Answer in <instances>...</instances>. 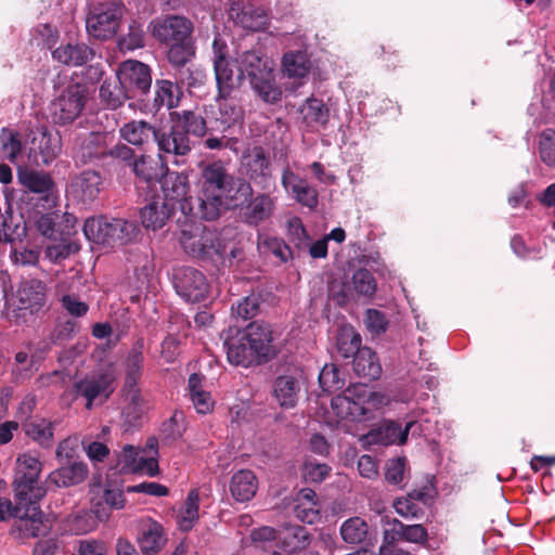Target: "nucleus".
I'll return each instance as SVG.
<instances>
[{
    "label": "nucleus",
    "instance_id": "nucleus-1",
    "mask_svg": "<svg viewBox=\"0 0 555 555\" xmlns=\"http://www.w3.org/2000/svg\"><path fill=\"white\" fill-rule=\"evenodd\" d=\"M196 205L184 203L182 214L206 221H214L228 210L243 205L253 195L249 182L231 175L220 162L202 168Z\"/></svg>",
    "mask_w": 555,
    "mask_h": 555
},
{
    "label": "nucleus",
    "instance_id": "nucleus-2",
    "mask_svg": "<svg viewBox=\"0 0 555 555\" xmlns=\"http://www.w3.org/2000/svg\"><path fill=\"white\" fill-rule=\"evenodd\" d=\"M388 403L389 398L385 393L370 391L363 384H354L332 399V409L341 420L361 421L371 409H379Z\"/></svg>",
    "mask_w": 555,
    "mask_h": 555
},
{
    "label": "nucleus",
    "instance_id": "nucleus-3",
    "mask_svg": "<svg viewBox=\"0 0 555 555\" xmlns=\"http://www.w3.org/2000/svg\"><path fill=\"white\" fill-rule=\"evenodd\" d=\"M139 232L134 221L121 218H90L83 223V233L90 242L112 247L132 242Z\"/></svg>",
    "mask_w": 555,
    "mask_h": 555
},
{
    "label": "nucleus",
    "instance_id": "nucleus-4",
    "mask_svg": "<svg viewBox=\"0 0 555 555\" xmlns=\"http://www.w3.org/2000/svg\"><path fill=\"white\" fill-rule=\"evenodd\" d=\"M189 217L190 215H184V221L178 220V240L183 250L189 256L201 259L218 254L220 242L217 233Z\"/></svg>",
    "mask_w": 555,
    "mask_h": 555
},
{
    "label": "nucleus",
    "instance_id": "nucleus-5",
    "mask_svg": "<svg viewBox=\"0 0 555 555\" xmlns=\"http://www.w3.org/2000/svg\"><path fill=\"white\" fill-rule=\"evenodd\" d=\"M42 470L40 460L29 453L21 454L16 460L13 489L15 500L22 504L38 502L46 494L44 488L39 482Z\"/></svg>",
    "mask_w": 555,
    "mask_h": 555
},
{
    "label": "nucleus",
    "instance_id": "nucleus-6",
    "mask_svg": "<svg viewBox=\"0 0 555 555\" xmlns=\"http://www.w3.org/2000/svg\"><path fill=\"white\" fill-rule=\"evenodd\" d=\"M125 12L126 7L121 0H102L95 3L86 20L88 34L100 40L113 38Z\"/></svg>",
    "mask_w": 555,
    "mask_h": 555
},
{
    "label": "nucleus",
    "instance_id": "nucleus-7",
    "mask_svg": "<svg viewBox=\"0 0 555 555\" xmlns=\"http://www.w3.org/2000/svg\"><path fill=\"white\" fill-rule=\"evenodd\" d=\"M107 141L111 135L104 131L70 132L72 157L76 166L93 165L106 159Z\"/></svg>",
    "mask_w": 555,
    "mask_h": 555
},
{
    "label": "nucleus",
    "instance_id": "nucleus-8",
    "mask_svg": "<svg viewBox=\"0 0 555 555\" xmlns=\"http://www.w3.org/2000/svg\"><path fill=\"white\" fill-rule=\"evenodd\" d=\"M88 92L80 83L68 85L50 104V115L55 125L73 124L82 113Z\"/></svg>",
    "mask_w": 555,
    "mask_h": 555
},
{
    "label": "nucleus",
    "instance_id": "nucleus-9",
    "mask_svg": "<svg viewBox=\"0 0 555 555\" xmlns=\"http://www.w3.org/2000/svg\"><path fill=\"white\" fill-rule=\"evenodd\" d=\"M18 182L29 192L30 201H36V206L43 210L52 209L56 205L55 185L51 177L42 171L29 168H18Z\"/></svg>",
    "mask_w": 555,
    "mask_h": 555
},
{
    "label": "nucleus",
    "instance_id": "nucleus-10",
    "mask_svg": "<svg viewBox=\"0 0 555 555\" xmlns=\"http://www.w3.org/2000/svg\"><path fill=\"white\" fill-rule=\"evenodd\" d=\"M117 79L131 99L144 101L152 86V73L149 65L127 60L119 65Z\"/></svg>",
    "mask_w": 555,
    "mask_h": 555
},
{
    "label": "nucleus",
    "instance_id": "nucleus-11",
    "mask_svg": "<svg viewBox=\"0 0 555 555\" xmlns=\"http://www.w3.org/2000/svg\"><path fill=\"white\" fill-rule=\"evenodd\" d=\"M212 53L219 95L228 96L234 88L240 86L242 73L238 66L235 67L228 57V47L219 38H215L212 42Z\"/></svg>",
    "mask_w": 555,
    "mask_h": 555
},
{
    "label": "nucleus",
    "instance_id": "nucleus-12",
    "mask_svg": "<svg viewBox=\"0 0 555 555\" xmlns=\"http://www.w3.org/2000/svg\"><path fill=\"white\" fill-rule=\"evenodd\" d=\"M149 29L158 42L170 44L190 39L193 33V23L181 15H166L151 21Z\"/></svg>",
    "mask_w": 555,
    "mask_h": 555
},
{
    "label": "nucleus",
    "instance_id": "nucleus-13",
    "mask_svg": "<svg viewBox=\"0 0 555 555\" xmlns=\"http://www.w3.org/2000/svg\"><path fill=\"white\" fill-rule=\"evenodd\" d=\"M172 283L177 294L185 301L198 302L208 293L206 276L195 268L179 267L172 274Z\"/></svg>",
    "mask_w": 555,
    "mask_h": 555
},
{
    "label": "nucleus",
    "instance_id": "nucleus-14",
    "mask_svg": "<svg viewBox=\"0 0 555 555\" xmlns=\"http://www.w3.org/2000/svg\"><path fill=\"white\" fill-rule=\"evenodd\" d=\"M244 339L254 349L260 364L272 360L278 353L275 333L270 324L264 322H251L244 330Z\"/></svg>",
    "mask_w": 555,
    "mask_h": 555
},
{
    "label": "nucleus",
    "instance_id": "nucleus-15",
    "mask_svg": "<svg viewBox=\"0 0 555 555\" xmlns=\"http://www.w3.org/2000/svg\"><path fill=\"white\" fill-rule=\"evenodd\" d=\"M113 377L105 373H95L85 376L74 384L76 392L87 401L86 408L90 410L95 400L106 401L112 392Z\"/></svg>",
    "mask_w": 555,
    "mask_h": 555
},
{
    "label": "nucleus",
    "instance_id": "nucleus-16",
    "mask_svg": "<svg viewBox=\"0 0 555 555\" xmlns=\"http://www.w3.org/2000/svg\"><path fill=\"white\" fill-rule=\"evenodd\" d=\"M281 183L285 192L298 204L314 209L319 203L315 188L295 173L288 166L283 169Z\"/></svg>",
    "mask_w": 555,
    "mask_h": 555
},
{
    "label": "nucleus",
    "instance_id": "nucleus-17",
    "mask_svg": "<svg viewBox=\"0 0 555 555\" xmlns=\"http://www.w3.org/2000/svg\"><path fill=\"white\" fill-rule=\"evenodd\" d=\"M46 302V286L39 280H30L22 283L18 288L12 306L15 310L23 312L21 315L25 317V312L29 311L30 314L37 312Z\"/></svg>",
    "mask_w": 555,
    "mask_h": 555
},
{
    "label": "nucleus",
    "instance_id": "nucleus-18",
    "mask_svg": "<svg viewBox=\"0 0 555 555\" xmlns=\"http://www.w3.org/2000/svg\"><path fill=\"white\" fill-rule=\"evenodd\" d=\"M160 183L164 194L162 198L167 202H173L176 208L178 203L180 204L181 210L183 204L186 202L191 205H196L195 198L186 196L190 191V182L186 175L167 170L164 172Z\"/></svg>",
    "mask_w": 555,
    "mask_h": 555
},
{
    "label": "nucleus",
    "instance_id": "nucleus-19",
    "mask_svg": "<svg viewBox=\"0 0 555 555\" xmlns=\"http://www.w3.org/2000/svg\"><path fill=\"white\" fill-rule=\"evenodd\" d=\"M175 211L176 207L173 202H167L160 196H157L141 208V222L145 229L156 231L167 223Z\"/></svg>",
    "mask_w": 555,
    "mask_h": 555
},
{
    "label": "nucleus",
    "instance_id": "nucleus-20",
    "mask_svg": "<svg viewBox=\"0 0 555 555\" xmlns=\"http://www.w3.org/2000/svg\"><path fill=\"white\" fill-rule=\"evenodd\" d=\"M244 331H237L235 335L227 337L224 348L227 358L231 364L249 367L260 365L254 349L244 339Z\"/></svg>",
    "mask_w": 555,
    "mask_h": 555
},
{
    "label": "nucleus",
    "instance_id": "nucleus-21",
    "mask_svg": "<svg viewBox=\"0 0 555 555\" xmlns=\"http://www.w3.org/2000/svg\"><path fill=\"white\" fill-rule=\"evenodd\" d=\"M244 173L257 184L264 185L271 178L270 160L261 146H255L242 158Z\"/></svg>",
    "mask_w": 555,
    "mask_h": 555
},
{
    "label": "nucleus",
    "instance_id": "nucleus-22",
    "mask_svg": "<svg viewBox=\"0 0 555 555\" xmlns=\"http://www.w3.org/2000/svg\"><path fill=\"white\" fill-rule=\"evenodd\" d=\"M138 543L144 555L159 552L167 543L163 526L151 518L141 519Z\"/></svg>",
    "mask_w": 555,
    "mask_h": 555
},
{
    "label": "nucleus",
    "instance_id": "nucleus-23",
    "mask_svg": "<svg viewBox=\"0 0 555 555\" xmlns=\"http://www.w3.org/2000/svg\"><path fill=\"white\" fill-rule=\"evenodd\" d=\"M156 143L159 151L177 157L188 155L194 145V141L189 135H185L173 122H171L168 132H160L158 130Z\"/></svg>",
    "mask_w": 555,
    "mask_h": 555
},
{
    "label": "nucleus",
    "instance_id": "nucleus-24",
    "mask_svg": "<svg viewBox=\"0 0 555 555\" xmlns=\"http://www.w3.org/2000/svg\"><path fill=\"white\" fill-rule=\"evenodd\" d=\"M415 425L409 422L404 428L395 421H384L377 428L371 429L366 435L370 443H378L383 446L402 444L406 441L410 429Z\"/></svg>",
    "mask_w": 555,
    "mask_h": 555
},
{
    "label": "nucleus",
    "instance_id": "nucleus-25",
    "mask_svg": "<svg viewBox=\"0 0 555 555\" xmlns=\"http://www.w3.org/2000/svg\"><path fill=\"white\" fill-rule=\"evenodd\" d=\"M230 16L236 24L253 31L262 30L268 25L264 10L249 3L234 2L230 8Z\"/></svg>",
    "mask_w": 555,
    "mask_h": 555
},
{
    "label": "nucleus",
    "instance_id": "nucleus-26",
    "mask_svg": "<svg viewBox=\"0 0 555 555\" xmlns=\"http://www.w3.org/2000/svg\"><path fill=\"white\" fill-rule=\"evenodd\" d=\"M158 129L145 120H131L119 128V135L127 143L143 146L157 142Z\"/></svg>",
    "mask_w": 555,
    "mask_h": 555
},
{
    "label": "nucleus",
    "instance_id": "nucleus-27",
    "mask_svg": "<svg viewBox=\"0 0 555 555\" xmlns=\"http://www.w3.org/2000/svg\"><path fill=\"white\" fill-rule=\"evenodd\" d=\"M42 527L39 506L37 502H31L26 504L22 515L17 516L13 526V532H17V537L21 539L35 538L41 534Z\"/></svg>",
    "mask_w": 555,
    "mask_h": 555
},
{
    "label": "nucleus",
    "instance_id": "nucleus-28",
    "mask_svg": "<svg viewBox=\"0 0 555 555\" xmlns=\"http://www.w3.org/2000/svg\"><path fill=\"white\" fill-rule=\"evenodd\" d=\"M101 185L102 177L100 172L93 169H88L76 177L70 188L72 192L79 201L88 203L98 197L101 191Z\"/></svg>",
    "mask_w": 555,
    "mask_h": 555
},
{
    "label": "nucleus",
    "instance_id": "nucleus-29",
    "mask_svg": "<svg viewBox=\"0 0 555 555\" xmlns=\"http://www.w3.org/2000/svg\"><path fill=\"white\" fill-rule=\"evenodd\" d=\"M248 204L245 207L244 220L249 225H258L268 220L275 207L274 199L267 193H260L247 199Z\"/></svg>",
    "mask_w": 555,
    "mask_h": 555
},
{
    "label": "nucleus",
    "instance_id": "nucleus-30",
    "mask_svg": "<svg viewBox=\"0 0 555 555\" xmlns=\"http://www.w3.org/2000/svg\"><path fill=\"white\" fill-rule=\"evenodd\" d=\"M377 291V282L367 269H359L353 272L350 282L344 285V297L372 298Z\"/></svg>",
    "mask_w": 555,
    "mask_h": 555
},
{
    "label": "nucleus",
    "instance_id": "nucleus-31",
    "mask_svg": "<svg viewBox=\"0 0 555 555\" xmlns=\"http://www.w3.org/2000/svg\"><path fill=\"white\" fill-rule=\"evenodd\" d=\"M170 122L177 125L189 138H202L207 126L204 117L191 109L176 111L169 114Z\"/></svg>",
    "mask_w": 555,
    "mask_h": 555
},
{
    "label": "nucleus",
    "instance_id": "nucleus-32",
    "mask_svg": "<svg viewBox=\"0 0 555 555\" xmlns=\"http://www.w3.org/2000/svg\"><path fill=\"white\" fill-rule=\"evenodd\" d=\"M87 475L88 467L85 463L72 462L53 470L48 477V482L59 488H67L81 483L86 479Z\"/></svg>",
    "mask_w": 555,
    "mask_h": 555
},
{
    "label": "nucleus",
    "instance_id": "nucleus-33",
    "mask_svg": "<svg viewBox=\"0 0 555 555\" xmlns=\"http://www.w3.org/2000/svg\"><path fill=\"white\" fill-rule=\"evenodd\" d=\"M57 62L67 66H80L94 57V52L85 43L62 44L52 52Z\"/></svg>",
    "mask_w": 555,
    "mask_h": 555
},
{
    "label": "nucleus",
    "instance_id": "nucleus-34",
    "mask_svg": "<svg viewBox=\"0 0 555 555\" xmlns=\"http://www.w3.org/2000/svg\"><path fill=\"white\" fill-rule=\"evenodd\" d=\"M258 489V480L249 469H242L235 473L230 481V491L237 502L251 500Z\"/></svg>",
    "mask_w": 555,
    "mask_h": 555
},
{
    "label": "nucleus",
    "instance_id": "nucleus-35",
    "mask_svg": "<svg viewBox=\"0 0 555 555\" xmlns=\"http://www.w3.org/2000/svg\"><path fill=\"white\" fill-rule=\"evenodd\" d=\"M300 384L293 375H281L273 384V396L282 408H294L298 400Z\"/></svg>",
    "mask_w": 555,
    "mask_h": 555
},
{
    "label": "nucleus",
    "instance_id": "nucleus-36",
    "mask_svg": "<svg viewBox=\"0 0 555 555\" xmlns=\"http://www.w3.org/2000/svg\"><path fill=\"white\" fill-rule=\"evenodd\" d=\"M182 90L178 85L168 79H158L155 82V96L153 99V108L159 109L166 106L168 109L179 105L182 98Z\"/></svg>",
    "mask_w": 555,
    "mask_h": 555
},
{
    "label": "nucleus",
    "instance_id": "nucleus-37",
    "mask_svg": "<svg viewBox=\"0 0 555 555\" xmlns=\"http://www.w3.org/2000/svg\"><path fill=\"white\" fill-rule=\"evenodd\" d=\"M144 339L138 338L132 345L126 359V379L125 387L137 386L142 376L144 357Z\"/></svg>",
    "mask_w": 555,
    "mask_h": 555
},
{
    "label": "nucleus",
    "instance_id": "nucleus-38",
    "mask_svg": "<svg viewBox=\"0 0 555 555\" xmlns=\"http://www.w3.org/2000/svg\"><path fill=\"white\" fill-rule=\"evenodd\" d=\"M353 371L359 377L369 380L378 378L382 373V366L376 353L367 347L362 348L353 359Z\"/></svg>",
    "mask_w": 555,
    "mask_h": 555
},
{
    "label": "nucleus",
    "instance_id": "nucleus-39",
    "mask_svg": "<svg viewBox=\"0 0 555 555\" xmlns=\"http://www.w3.org/2000/svg\"><path fill=\"white\" fill-rule=\"evenodd\" d=\"M99 98L101 103L109 109H117L126 100L131 99L117 78L116 80H104L102 82Z\"/></svg>",
    "mask_w": 555,
    "mask_h": 555
},
{
    "label": "nucleus",
    "instance_id": "nucleus-40",
    "mask_svg": "<svg viewBox=\"0 0 555 555\" xmlns=\"http://www.w3.org/2000/svg\"><path fill=\"white\" fill-rule=\"evenodd\" d=\"M131 167L134 175L145 182L159 180L165 170L163 164L147 155H140L134 158Z\"/></svg>",
    "mask_w": 555,
    "mask_h": 555
},
{
    "label": "nucleus",
    "instance_id": "nucleus-41",
    "mask_svg": "<svg viewBox=\"0 0 555 555\" xmlns=\"http://www.w3.org/2000/svg\"><path fill=\"white\" fill-rule=\"evenodd\" d=\"M340 535L348 544H362L369 537V525L359 516L350 517L341 524Z\"/></svg>",
    "mask_w": 555,
    "mask_h": 555
},
{
    "label": "nucleus",
    "instance_id": "nucleus-42",
    "mask_svg": "<svg viewBox=\"0 0 555 555\" xmlns=\"http://www.w3.org/2000/svg\"><path fill=\"white\" fill-rule=\"evenodd\" d=\"M302 119L307 126H325L330 118V108L322 100L309 98L300 108Z\"/></svg>",
    "mask_w": 555,
    "mask_h": 555
},
{
    "label": "nucleus",
    "instance_id": "nucleus-43",
    "mask_svg": "<svg viewBox=\"0 0 555 555\" xmlns=\"http://www.w3.org/2000/svg\"><path fill=\"white\" fill-rule=\"evenodd\" d=\"M25 434L43 448L53 442V424L44 418L33 420L23 425Z\"/></svg>",
    "mask_w": 555,
    "mask_h": 555
},
{
    "label": "nucleus",
    "instance_id": "nucleus-44",
    "mask_svg": "<svg viewBox=\"0 0 555 555\" xmlns=\"http://www.w3.org/2000/svg\"><path fill=\"white\" fill-rule=\"evenodd\" d=\"M262 73V75L250 80L249 83L264 102L276 103L281 99L282 92L275 85L272 72Z\"/></svg>",
    "mask_w": 555,
    "mask_h": 555
},
{
    "label": "nucleus",
    "instance_id": "nucleus-45",
    "mask_svg": "<svg viewBox=\"0 0 555 555\" xmlns=\"http://www.w3.org/2000/svg\"><path fill=\"white\" fill-rule=\"evenodd\" d=\"M280 539L284 551L293 553L308 545L309 534L306 528L298 525H289L284 527Z\"/></svg>",
    "mask_w": 555,
    "mask_h": 555
},
{
    "label": "nucleus",
    "instance_id": "nucleus-46",
    "mask_svg": "<svg viewBox=\"0 0 555 555\" xmlns=\"http://www.w3.org/2000/svg\"><path fill=\"white\" fill-rule=\"evenodd\" d=\"M283 68L287 76L301 78L310 69V61L306 52H288L283 57Z\"/></svg>",
    "mask_w": 555,
    "mask_h": 555
},
{
    "label": "nucleus",
    "instance_id": "nucleus-47",
    "mask_svg": "<svg viewBox=\"0 0 555 555\" xmlns=\"http://www.w3.org/2000/svg\"><path fill=\"white\" fill-rule=\"evenodd\" d=\"M145 44V33L143 25L132 20L128 25V31L118 39V48L120 51H133L143 48Z\"/></svg>",
    "mask_w": 555,
    "mask_h": 555
},
{
    "label": "nucleus",
    "instance_id": "nucleus-48",
    "mask_svg": "<svg viewBox=\"0 0 555 555\" xmlns=\"http://www.w3.org/2000/svg\"><path fill=\"white\" fill-rule=\"evenodd\" d=\"M240 72L242 73V79L247 78L249 81L257 76L262 75V72L271 70L266 62L253 51H247L242 54L238 65Z\"/></svg>",
    "mask_w": 555,
    "mask_h": 555
},
{
    "label": "nucleus",
    "instance_id": "nucleus-49",
    "mask_svg": "<svg viewBox=\"0 0 555 555\" xmlns=\"http://www.w3.org/2000/svg\"><path fill=\"white\" fill-rule=\"evenodd\" d=\"M336 348L343 358H354L362 350L361 336L352 328L343 330L336 338Z\"/></svg>",
    "mask_w": 555,
    "mask_h": 555
},
{
    "label": "nucleus",
    "instance_id": "nucleus-50",
    "mask_svg": "<svg viewBox=\"0 0 555 555\" xmlns=\"http://www.w3.org/2000/svg\"><path fill=\"white\" fill-rule=\"evenodd\" d=\"M79 245L68 237H61L59 243L46 246L44 256L53 263H61L70 255L78 253Z\"/></svg>",
    "mask_w": 555,
    "mask_h": 555
},
{
    "label": "nucleus",
    "instance_id": "nucleus-51",
    "mask_svg": "<svg viewBox=\"0 0 555 555\" xmlns=\"http://www.w3.org/2000/svg\"><path fill=\"white\" fill-rule=\"evenodd\" d=\"M168 46V61L171 65L178 67V69L183 68L195 53L191 38L179 42H173Z\"/></svg>",
    "mask_w": 555,
    "mask_h": 555
},
{
    "label": "nucleus",
    "instance_id": "nucleus-52",
    "mask_svg": "<svg viewBox=\"0 0 555 555\" xmlns=\"http://www.w3.org/2000/svg\"><path fill=\"white\" fill-rule=\"evenodd\" d=\"M321 388L326 392H334L343 389L345 377L338 366L334 363L325 364L319 374Z\"/></svg>",
    "mask_w": 555,
    "mask_h": 555
},
{
    "label": "nucleus",
    "instance_id": "nucleus-53",
    "mask_svg": "<svg viewBox=\"0 0 555 555\" xmlns=\"http://www.w3.org/2000/svg\"><path fill=\"white\" fill-rule=\"evenodd\" d=\"M199 494L196 489L190 491L180 514V527L182 530H190L198 519Z\"/></svg>",
    "mask_w": 555,
    "mask_h": 555
},
{
    "label": "nucleus",
    "instance_id": "nucleus-54",
    "mask_svg": "<svg viewBox=\"0 0 555 555\" xmlns=\"http://www.w3.org/2000/svg\"><path fill=\"white\" fill-rule=\"evenodd\" d=\"M0 145L2 157L11 163H15L17 156L22 153L20 134L10 129H2L0 133Z\"/></svg>",
    "mask_w": 555,
    "mask_h": 555
},
{
    "label": "nucleus",
    "instance_id": "nucleus-55",
    "mask_svg": "<svg viewBox=\"0 0 555 555\" xmlns=\"http://www.w3.org/2000/svg\"><path fill=\"white\" fill-rule=\"evenodd\" d=\"M125 400L127 405L124 408V414L129 421L138 420L145 410L144 400L137 386L125 387Z\"/></svg>",
    "mask_w": 555,
    "mask_h": 555
},
{
    "label": "nucleus",
    "instance_id": "nucleus-56",
    "mask_svg": "<svg viewBox=\"0 0 555 555\" xmlns=\"http://www.w3.org/2000/svg\"><path fill=\"white\" fill-rule=\"evenodd\" d=\"M102 519L101 515L95 516L92 512H79L69 519V530L75 534H86L93 531Z\"/></svg>",
    "mask_w": 555,
    "mask_h": 555
},
{
    "label": "nucleus",
    "instance_id": "nucleus-57",
    "mask_svg": "<svg viewBox=\"0 0 555 555\" xmlns=\"http://www.w3.org/2000/svg\"><path fill=\"white\" fill-rule=\"evenodd\" d=\"M219 119L223 125L231 126L243 117V109L234 99L219 95Z\"/></svg>",
    "mask_w": 555,
    "mask_h": 555
},
{
    "label": "nucleus",
    "instance_id": "nucleus-58",
    "mask_svg": "<svg viewBox=\"0 0 555 555\" xmlns=\"http://www.w3.org/2000/svg\"><path fill=\"white\" fill-rule=\"evenodd\" d=\"M386 525L390 526V528L383 531V541L379 547L380 554L387 553L397 542L403 541L404 524L401 520L397 518L388 519Z\"/></svg>",
    "mask_w": 555,
    "mask_h": 555
},
{
    "label": "nucleus",
    "instance_id": "nucleus-59",
    "mask_svg": "<svg viewBox=\"0 0 555 555\" xmlns=\"http://www.w3.org/2000/svg\"><path fill=\"white\" fill-rule=\"evenodd\" d=\"M178 82L186 85L188 88H199L207 80L206 72L198 66L179 68L176 74Z\"/></svg>",
    "mask_w": 555,
    "mask_h": 555
},
{
    "label": "nucleus",
    "instance_id": "nucleus-60",
    "mask_svg": "<svg viewBox=\"0 0 555 555\" xmlns=\"http://www.w3.org/2000/svg\"><path fill=\"white\" fill-rule=\"evenodd\" d=\"M405 473V457H397L387 461L385 466V479L388 483L402 488Z\"/></svg>",
    "mask_w": 555,
    "mask_h": 555
},
{
    "label": "nucleus",
    "instance_id": "nucleus-61",
    "mask_svg": "<svg viewBox=\"0 0 555 555\" xmlns=\"http://www.w3.org/2000/svg\"><path fill=\"white\" fill-rule=\"evenodd\" d=\"M539 155L548 167H555V130H544L539 140Z\"/></svg>",
    "mask_w": 555,
    "mask_h": 555
},
{
    "label": "nucleus",
    "instance_id": "nucleus-62",
    "mask_svg": "<svg viewBox=\"0 0 555 555\" xmlns=\"http://www.w3.org/2000/svg\"><path fill=\"white\" fill-rule=\"evenodd\" d=\"M259 312V299L255 295L246 296L232 307V313L236 318L246 321Z\"/></svg>",
    "mask_w": 555,
    "mask_h": 555
},
{
    "label": "nucleus",
    "instance_id": "nucleus-63",
    "mask_svg": "<svg viewBox=\"0 0 555 555\" xmlns=\"http://www.w3.org/2000/svg\"><path fill=\"white\" fill-rule=\"evenodd\" d=\"M259 247L263 248L266 251L271 253L282 262H286L292 258V250L289 246L278 237H264L261 242H259Z\"/></svg>",
    "mask_w": 555,
    "mask_h": 555
},
{
    "label": "nucleus",
    "instance_id": "nucleus-64",
    "mask_svg": "<svg viewBox=\"0 0 555 555\" xmlns=\"http://www.w3.org/2000/svg\"><path fill=\"white\" fill-rule=\"evenodd\" d=\"M367 331L374 335H380L386 332L388 320L384 312L376 309H367L364 319Z\"/></svg>",
    "mask_w": 555,
    "mask_h": 555
}]
</instances>
